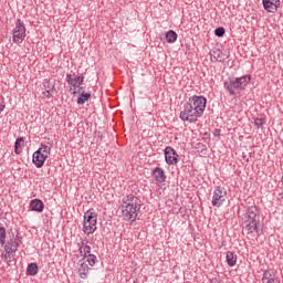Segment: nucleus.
Instances as JSON below:
<instances>
[{"label":"nucleus","instance_id":"nucleus-1","mask_svg":"<svg viewBox=\"0 0 283 283\" xmlns=\"http://www.w3.org/2000/svg\"><path fill=\"white\" fill-rule=\"evenodd\" d=\"M120 211L126 222H136L138 211H140V199L134 195H128L123 199Z\"/></svg>","mask_w":283,"mask_h":283},{"label":"nucleus","instance_id":"nucleus-2","mask_svg":"<svg viewBox=\"0 0 283 283\" xmlns=\"http://www.w3.org/2000/svg\"><path fill=\"white\" fill-rule=\"evenodd\" d=\"M250 83L251 75H243L237 78H228L223 85L227 92H229L230 96H235V90L237 92H242L247 88V85H249Z\"/></svg>","mask_w":283,"mask_h":283},{"label":"nucleus","instance_id":"nucleus-3","mask_svg":"<svg viewBox=\"0 0 283 283\" xmlns=\"http://www.w3.org/2000/svg\"><path fill=\"white\" fill-rule=\"evenodd\" d=\"M97 220H98V214H96L94 210H87L84 213L83 232L86 235H92V233L96 231Z\"/></svg>","mask_w":283,"mask_h":283},{"label":"nucleus","instance_id":"nucleus-4","mask_svg":"<svg viewBox=\"0 0 283 283\" xmlns=\"http://www.w3.org/2000/svg\"><path fill=\"white\" fill-rule=\"evenodd\" d=\"M202 117L201 114L197 113L190 104L186 103L184 109L180 112L179 118L188 123H198V118Z\"/></svg>","mask_w":283,"mask_h":283},{"label":"nucleus","instance_id":"nucleus-5","mask_svg":"<svg viewBox=\"0 0 283 283\" xmlns=\"http://www.w3.org/2000/svg\"><path fill=\"white\" fill-rule=\"evenodd\" d=\"M188 105L202 116V114H205V109H207V97L202 95H193L189 97Z\"/></svg>","mask_w":283,"mask_h":283},{"label":"nucleus","instance_id":"nucleus-6","mask_svg":"<svg viewBox=\"0 0 283 283\" xmlns=\"http://www.w3.org/2000/svg\"><path fill=\"white\" fill-rule=\"evenodd\" d=\"M25 39V24L21 19L17 20L15 28L13 30V43H23Z\"/></svg>","mask_w":283,"mask_h":283},{"label":"nucleus","instance_id":"nucleus-7","mask_svg":"<svg viewBox=\"0 0 283 283\" xmlns=\"http://www.w3.org/2000/svg\"><path fill=\"white\" fill-rule=\"evenodd\" d=\"M226 198H227V191L224 190V188L217 187L212 196V207L220 208L221 206L224 205Z\"/></svg>","mask_w":283,"mask_h":283},{"label":"nucleus","instance_id":"nucleus-8","mask_svg":"<svg viewBox=\"0 0 283 283\" xmlns=\"http://www.w3.org/2000/svg\"><path fill=\"white\" fill-rule=\"evenodd\" d=\"M164 154L167 165H178V153L171 146L166 147Z\"/></svg>","mask_w":283,"mask_h":283},{"label":"nucleus","instance_id":"nucleus-9","mask_svg":"<svg viewBox=\"0 0 283 283\" xmlns=\"http://www.w3.org/2000/svg\"><path fill=\"white\" fill-rule=\"evenodd\" d=\"M45 160H48V156L41 153V150H36L33 154V165H35L38 169H41V167L45 165Z\"/></svg>","mask_w":283,"mask_h":283},{"label":"nucleus","instance_id":"nucleus-10","mask_svg":"<svg viewBox=\"0 0 283 283\" xmlns=\"http://www.w3.org/2000/svg\"><path fill=\"white\" fill-rule=\"evenodd\" d=\"M262 3L266 12L275 13L277 12V8H280V0H263Z\"/></svg>","mask_w":283,"mask_h":283},{"label":"nucleus","instance_id":"nucleus-11","mask_svg":"<svg viewBox=\"0 0 283 283\" xmlns=\"http://www.w3.org/2000/svg\"><path fill=\"white\" fill-rule=\"evenodd\" d=\"M153 177L156 180V182H165V180H167V176L165 175V170L160 167H156L153 170Z\"/></svg>","mask_w":283,"mask_h":283},{"label":"nucleus","instance_id":"nucleus-12","mask_svg":"<svg viewBox=\"0 0 283 283\" xmlns=\"http://www.w3.org/2000/svg\"><path fill=\"white\" fill-rule=\"evenodd\" d=\"M30 207L32 211H36V213H43V209H45V205L41 199L31 200Z\"/></svg>","mask_w":283,"mask_h":283},{"label":"nucleus","instance_id":"nucleus-13","mask_svg":"<svg viewBox=\"0 0 283 283\" xmlns=\"http://www.w3.org/2000/svg\"><path fill=\"white\" fill-rule=\"evenodd\" d=\"M260 220L245 221V230L248 233H253L254 231L260 233V228H258Z\"/></svg>","mask_w":283,"mask_h":283},{"label":"nucleus","instance_id":"nucleus-14","mask_svg":"<svg viewBox=\"0 0 283 283\" xmlns=\"http://www.w3.org/2000/svg\"><path fill=\"white\" fill-rule=\"evenodd\" d=\"M245 218H248V220H245V221H251V222H252V220H259L258 219V207H255V206L249 207Z\"/></svg>","mask_w":283,"mask_h":283},{"label":"nucleus","instance_id":"nucleus-15","mask_svg":"<svg viewBox=\"0 0 283 283\" xmlns=\"http://www.w3.org/2000/svg\"><path fill=\"white\" fill-rule=\"evenodd\" d=\"M226 260H227L228 266H235L238 262V255L231 251H228L226 254Z\"/></svg>","mask_w":283,"mask_h":283},{"label":"nucleus","instance_id":"nucleus-16","mask_svg":"<svg viewBox=\"0 0 283 283\" xmlns=\"http://www.w3.org/2000/svg\"><path fill=\"white\" fill-rule=\"evenodd\" d=\"M80 277L82 280H86L88 273H90V265L87 263H81L78 268Z\"/></svg>","mask_w":283,"mask_h":283},{"label":"nucleus","instance_id":"nucleus-17","mask_svg":"<svg viewBox=\"0 0 283 283\" xmlns=\"http://www.w3.org/2000/svg\"><path fill=\"white\" fill-rule=\"evenodd\" d=\"M80 254L82 258H87L92 253V247L85 245V242H82V245L78 248Z\"/></svg>","mask_w":283,"mask_h":283},{"label":"nucleus","instance_id":"nucleus-18","mask_svg":"<svg viewBox=\"0 0 283 283\" xmlns=\"http://www.w3.org/2000/svg\"><path fill=\"white\" fill-rule=\"evenodd\" d=\"M262 283H275V274H272L271 271L266 270L263 273Z\"/></svg>","mask_w":283,"mask_h":283},{"label":"nucleus","instance_id":"nucleus-19","mask_svg":"<svg viewBox=\"0 0 283 283\" xmlns=\"http://www.w3.org/2000/svg\"><path fill=\"white\" fill-rule=\"evenodd\" d=\"M166 40L167 43H176V41L178 40V33H176V31L170 30L166 33Z\"/></svg>","mask_w":283,"mask_h":283},{"label":"nucleus","instance_id":"nucleus-20","mask_svg":"<svg viewBox=\"0 0 283 283\" xmlns=\"http://www.w3.org/2000/svg\"><path fill=\"white\" fill-rule=\"evenodd\" d=\"M28 275H36L39 273V265L36 263H30L27 268Z\"/></svg>","mask_w":283,"mask_h":283},{"label":"nucleus","instance_id":"nucleus-21","mask_svg":"<svg viewBox=\"0 0 283 283\" xmlns=\"http://www.w3.org/2000/svg\"><path fill=\"white\" fill-rule=\"evenodd\" d=\"M92 97L90 93H82L77 98V105H85V102Z\"/></svg>","mask_w":283,"mask_h":283},{"label":"nucleus","instance_id":"nucleus-22","mask_svg":"<svg viewBox=\"0 0 283 283\" xmlns=\"http://www.w3.org/2000/svg\"><path fill=\"white\" fill-rule=\"evenodd\" d=\"M21 143H23V137H20L15 140V144H14V153L17 155L21 154L22 149H21Z\"/></svg>","mask_w":283,"mask_h":283},{"label":"nucleus","instance_id":"nucleus-23","mask_svg":"<svg viewBox=\"0 0 283 283\" xmlns=\"http://www.w3.org/2000/svg\"><path fill=\"white\" fill-rule=\"evenodd\" d=\"M38 150H41V154H43L44 156H46L49 158L50 151L52 150V148L46 145H41V147Z\"/></svg>","mask_w":283,"mask_h":283},{"label":"nucleus","instance_id":"nucleus-24","mask_svg":"<svg viewBox=\"0 0 283 283\" xmlns=\"http://www.w3.org/2000/svg\"><path fill=\"white\" fill-rule=\"evenodd\" d=\"M0 243L6 244V227L0 223Z\"/></svg>","mask_w":283,"mask_h":283},{"label":"nucleus","instance_id":"nucleus-25","mask_svg":"<svg viewBox=\"0 0 283 283\" xmlns=\"http://www.w3.org/2000/svg\"><path fill=\"white\" fill-rule=\"evenodd\" d=\"M83 81H85V77L83 75L74 77V85H73V87H78V85H83Z\"/></svg>","mask_w":283,"mask_h":283},{"label":"nucleus","instance_id":"nucleus-26","mask_svg":"<svg viewBox=\"0 0 283 283\" xmlns=\"http://www.w3.org/2000/svg\"><path fill=\"white\" fill-rule=\"evenodd\" d=\"M227 30H224V27H219L214 30L216 36H224Z\"/></svg>","mask_w":283,"mask_h":283},{"label":"nucleus","instance_id":"nucleus-27","mask_svg":"<svg viewBox=\"0 0 283 283\" xmlns=\"http://www.w3.org/2000/svg\"><path fill=\"white\" fill-rule=\"evenodd\" d=\"M86 258H87V262H88L90 266H94V264H96V260H97L96 255L87 254Z\"/></svg>","mask_w":283,"mask_h":283},{"label":"nucleus","instance_id":"nucleus-28","mask_svg":"<svg viewBox=\"0 0 283 283\" xmlns=\"http://www.w3.org/2000/svg\"><path fill=\"white\" fill-rule=\"evenodd\" d=\"M262 125H264V119L254 118V126L256 127V129H260V127H262Z\"/></svg>","mask_w":283,"mask_h":283},{"label":"nucleus","instance_id":"nucleus-29","mask_svg":"<svg viewBox=\"0 0 283 283\" xmlns=\"http://www.w3.org/2000/svg\"><path fill=\"white\" fill-rule=\"evenodd\" d=\"M66 81H67V83H69V85H74V75H72V74H66Z\"/></svg>","mask_w":283,"mask_h":283},{"label":"nucleus","instance_id":"nucleus-30","mask_svg":"<svg viewBox=\"0 0 283 283\" xmlns=\"http://www.w3.org/2000/svg\"><path fill=\"white\" fill-rule=\"evenodd\" d=\"M213 59L216 60V61H222V60H220V54H222V52H220V50H217V51H213Z\"/></svg>","mask_w":283,"mask_h":283},{"label":"nucleus","instance_id":"nucleus-31","mask_svg":"<svg viewBox=\"0 0 283 283\" xmlns=\"http://www.w3.org/2000/svg\"><path fill=\"white\" fill-rule=\"evenodd\" d=\"M18 248H19V242L11 241V251H17Z\"/></svg>","mask_w":283,"mask_h":283},{"label":"nucleus","instance_id":"nucleus-32","mask_svg":"<svg viewBox=\"0 0 283 283\" xmlns=\"http://www.w3.org/2000/svg\"><path fill=\"white\" fill-rule=\"evenodd\" d=\"M43 96H45L46 98H52V93H51V91H50V90H45V91L43 92Z\"/></svg>","mask_w":283,"mask_h":283},{"label":"nucleus","instance_id":"nucleus-33","mask_svg":"<svg viewBox=\"0 0 283 283\" xmlns=\"http://www.w3.org/2000/svg\"><path fill=\"white\" fill-rule=\"evenodd\" d=\"M44 87H46L45 90H50L52 92V90L54 88V86L50 87L44 83Z\"/></svg>","mask_w":283,"mask_h":283},{"label":"nucleus","instance_id":"nucleus-34","mask_svg":"<svg viewBox=\"0 0 283 283\" xmlns=\"http://www.w3.org/2000/svg\"><path fill=\"white\" fill-rule=\"evenodd\" d=\"M279 198H280L281 200H283V193H280V195H279Z\"/></svg>","mask_w":283,"mask_h":283}]
</instances>
